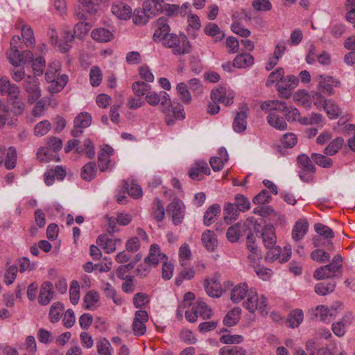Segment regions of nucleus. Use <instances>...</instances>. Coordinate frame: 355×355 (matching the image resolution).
Returning <instances> with one entry per match:
<instances>
[{"mask_svg": "<svg viewBox=\"0 0 355 355\" xmlns=\"http://www.w3.org/2000/svg\"><path fill=\"white\" fill-rule=\"evenodd\" d=\"M24 87L28 93L31 94L33 98L36 100L40 97L41 93L35 78L28 76L24 82Z\"/></svg>", "mask_w": 355, "mask_h": 355, "instance_id": "obj_27", "label": "nucleus"}, {"mask_svg": "<svg viewBox=\"0 0 355 355\" xmlns=\"http://www.w3.org/2000/svg\"><path fill=\"white\" fill-rule=\"evenodd\" d=\"M276 88L282 97L288 98L291 96V91L293 89L284 78L280 83L276 84Z\"/></svg>", "mask_w": 355, "mask_h": 355, "instance_id": "obj_64", "label": "nucleus"}, {"mask_svg": "<svg viewBox=\"0 0 355 355\" xmlns=\"http://www.w3.org/2000/svg\"><path fill=\"white\" fill-rule=\"evenodd\" d=\"M344 139L342 137H336L331 141L324 150L325 155L333 156L336 155L343 147Z\"/></svg>", "mask_w": 355, "mask_h": 355, "instance_id": "obj_44", "label": "nucleus"}, {"mask_svg": "<svg viewBox=\"0 0 355 355\" xmlns=\"http://www.w3.org/2000/svg\"><path fill=\"white\" fill-rule=\"evenodd\" d=\"M19 89L17 85L12 84L9 79L3 76L0 78V94L7 95V103L13 108L23 111L25 104L19 96Z\"/></svg>", "mask_w": 355, "mask_h": 355, "instance_id": "obj_1", "label": "nucleus"}, {"mask_svg": "<svg viewBox=\"0 0 355 355\" xmlns=\"http://www.w3.org/2000/svg\"><path fill=\"white\" fill-rule=\"evenodd\" d=\"M316 80L318 83V89L322 92L332 95L334 93L333 87L339 85L340 82L333 77L326 75H319L316 77Z\"/></svg>", "mask_w": 355, "mask_h": 355, "instance_id": "obj_10", "label": "nucleus"}, {"mask_svg": "<svg viewBox=\"0 0 355 355\" xmlns=\"http://www.w3.org/2000/svg\"><path fill=\"white\" fill-rule=\"evenodd\" d=\"M246 119V112H237L232 124L233 129L235 132L241 133L245 130L247 125Z\"/></svg>", "mask_w": 355, "mask_h": 355, "instance_id": "obj_42", "label": "nucleus"}, {"mask_svg": "<svg viewBox=\"0 0 355 355\" xmlns=\"http://www.w3.org/2000/svg\"><path fill=\"white\" fill-rule=\"evenodd\" d=\"M167 213L171 216L173 223L179 225L184 216V207L179 200H173L167 207Z\"/></svg>", "mask_w": 355, "mask_h": 355, "instance_id": "obj_12", "label": "nucleus"}, {"mask_svg": "<svg viewBox=\"0 0 355 355\" xmlns=\"http://www.w3.org/2000/svg\"><path fill=\"white\" fill-rule=\"evenodd\" d=\"M341 306L340 302H335L330 307L325 305L318 306L315 310V315L320 320L330 322L338 315V309Z\"/></svg>", "mask_w": 355, "mask_h": 355, "instance_id": "obj_7", "label": "nucleus"}, {"mask_svg": "<svg viewBox=\"0 0 355 355\" xmlns=\"http://www.w3.org/2000/svg\"><path fill=\"white\" fill-rule=\"evenodd\" d=\"M150 18H151V16L148 15L147 11L144 10V7L141 9H136L133 14V21L137 25L146 24Z\"/></svg>", "mask_w": 355, "mask_h": 355, "instance_id": "obj_52", "label": "nucleus"}, {"mask_svg": "<svg viewBox=\"0 0 355 355\" xmlns=\"http://www.w3.org/2000/svg\"><path fill=\"white\" fill-rule=\"evenodd\" d=\"M286 118L288 121H299L306 125L322 123V115L319 113L312 112L309 116H302L301 112H287Z\"/></svg>", "mask_w": 355, "mask_h": 355, "instance_id": "obj_8", "label": "nucleus"}, {"mask_svg": "<svg viewBox=\"0 0 355 355\" xmlns=\"http://www.w3.org/2000/svg\"><path fill=\"white\" fill-rule=\"evenodd\" d=\"M21 36L24 39V43L27 47H32L35 44L33 31L28 24H23L21 26Z\"/></svg>", "mask_w": 355, "mask_h": 355, "instance_id": "obj_43", "label": "nucleus"}, {"mask_svg": "<svg viewBox=\"0 0 355 355\" xmlns=\"http://www.w3.org/2000/svg\"><path fill=\"white\" fill-rule=\"evenodd\" d=\"M37 158L40 162H48L51 160L60 161V158L55 153H53L47 146H43L38 149L37 153Z\"/></svg>", "mask_w": 355, "mask_h": 355, "instance_id": "obj_32", "label": "nucleus"}, {"mask_svg": "<svg viewBox=\"0 0 355 355\" xmlns=\"http://www.w3.org/2000/svg\"><path fill=\"white\" fill-rule=\"evenodd\" d=\"M96 243L104 249L106 253H112L116 250L117 244L121 243V240L109 238L106 234H102L97 238Z\"/></svg>", "mask_w": 355, "mask_h": 355, "instance_id": "obj_19", "label": "nucleus"}, {"mask_svg": "<svg viewBox=\"0 0 355 355\" xmlns=\"http://www.w3.org/2000/svg\"><path fill=\"white\" fill-rule=\"evenodd\" d=\"M201 27L200 21L198 15L191 14L188 18L187 31L193 37H196L197 32Z\"/></svg>", "mask_w": 355, "mask_h": 355, "instance_id": "obj_48", "label": "nucleus"}, {"mask_svg": "<svg viewBox=\"0 0 355 355\" xmlns=\"http://www.w3.org/2000/svg\"><path fill=\"white\" fill-rule=\"evenodd\" d=\"M60 65L58 62L49 64L45 78L50 83L49 90L51 93H58L63 89L68 82V76L65 74L60 76Z\"/></svg>", "mask_w": 355, "mask_h": 355, "instance_id": "obj_2", "label": "nucleus"}, {"mask_svg": "<svg viewBox=\"0 0 355 355\" xmlns=\"http://www.w3.org/2000/svg\"><path fill=\"white\" fill-rule=\"evenodd\" d=\"M10 62L15 67L19 66L21 64H26L27 62L33 60V54L30 51H17V54L10 57L9 59Z\"/></svg>", "mask_w": 355, "mask_h": 355, "instance_id": "obj_26", "label": "nucleus"}, {"mask_svg": "<svg viewBox=\"0 0 355 355\" xmlns=\"http://www.w3.org/2000/svg\"><path fill=\"white\" fill-rule=\"evenodd\" d=\"M256 236L253 233L250 232L246 239L247 248L251 252V254L248 255V260L250 264L256 263L257 260L261 259V254L259 253L257 245L256 243Z\"/></svg>", "mask_w": 355, "mask_h": 355, "instance_id": "obj_17", "label": "nucleus"}, {"mask_svg": "<svg viewBox=\"0 0 355 355\" xmlns=\"http://www.w3.org/2000/svg\"><path fill=\"white\" fill-rule=\"evenodd\" d=\"M167 260L166 254L160 252L159 246L153 244L150 248L148 255L145 258V263L148 266L156 267L159 262L163 263Z\"/></svg>", "mask_w": 355, "mask_h": 355, "instance_id": "obj_14", "label": "nucleus"}, {"mask_svg": "<svg viewBox=\"0 0 355 355\" xmlns=\"http://www.w3.org/2000/svg\"><path fill=\"white\" fill-rule=\"evenodd\" d=\"M143 6L144 10L147 11L148 15H150L151 17H155L160 13H162V10L159 8V5L155 0H146L144 2Z\"/></svg>", "mask_w": 355, "mask_h": 355, "instance_id": "obj_53", "label": "nucleus"}, {"mask_svg": "<svg viewBox=\"0 0 355 355\" xmlns=\"http://www.w3.org/2000/svg\"><path fill=\"white\" fill-rule=\"evenodd\" d=\"M151 215L157 222H160L164 219L165 211L164 205L160 200L155 199L153 202Z\"/></svg>", "mask_w": 355, "mask_h": 355, "instance_id": "obj_47", "label": "nucleus"}, {"mask_svg": "<svg viewBox=\"0 0 355 355\" xmlns=\"http://www.w3.org/2000/svg\"><path fill=\"white\" fill-rule=\"evenodd\" d=\"M64 306L59 302H54L50 307L49 318L51 322H58L64 313Z\"/></svg>", "mask_w": 355, "mask_h": 355, "instance_id": "obj_35", "label": "nucleus"}, {"mask_svg": "<svg viewBox=\"0 0 355 355\" xmlns=\"http://www.w3.org/2000/svg\"><path fill=\"white\" fill-rule=\"evenodd\" d=\"M70 302L73 305L78 303L80 299V285L76 280H73L69 287Z\"/></svg>", "mask_w": 355, "mask_h": 355, "instance_id": "obj_56", "label": "nucleus"}, {"mask_svg": "<svg viewBox=\"0 0 355 355\" xmlns=\"http://www.w3.org/2000/svg\"><path fill=\"white\" fill-rule=\"evenodd\" d=\"M91 37L93 40L98 42H109L114 38L113 33L104 28L94 29L91 33Z\"/></svg>", "mask_w": 355, "mask_h": 355, "instance_id": "obj_30", "label": "nucleus"}, {"mask_svg": "<svg viewBox=\"0 0 355 355\" xmlns=\"http://www.w3.org/2000/svg\"><path fill=\"white\" fill-rule=\"evenodd\" d=\"M204 287L207 294L212 297H218L222 294L220 284L214 279H206L204 282Z\"/></svg>", "mask_w": 355, "mask_h": 355, "instance_id": "obj_29", "label": "nucleus"}, {"mask_svg": "<svg viewBox=\"0 0 355 355\" xmlns=\"http://www.w3.org/2000/svg\"><path fill=\"white\" fill-rule=\"evenodd\" d=\"M132 89L135 94L141 98L144 95H147V94L150 90V85L148 83L142 81H137L135 82L132 85Z\"/></svg>", "mask_w": 355, "mask_h": 355, "instance_id": "obj_49", "label": "nucleus"}, {"mask_svg": "<svg viewBox=\"0 0 355 355\" xmlns=\"http://www.w3.org/2000/svg\"><path fill=\"white\" fill-rule=\"evenodd\" d=\"M304 313L302 309L293 310L288 315L287 323L291 328L297 327L303 321Z\"/></svg>", "mask_w": 355, "mask_h": 355, "instance_id": "obj_41", "label": "nucleus"}, {"mask_svg": "<svg viewBox=\"0 0 355 355\" xmlns=\"http://www.w3.org/2000/svg\"><path fill=\"white\" fill-rule=\"evenodd\" d=\"M311 159L317 165L323 168H330L333 164L331 158L319 153H313Z\"/></svg>", "mask_w": 355, "mask_h": 355, "instance_id": "obj_57", "label": "nucleus"}, {"mask_svg": "<svg viewBox=\"0 0 355 355\" xmlns=\"http://www.w3.org/2000/svg\"><path fill=\"white\" fill-rule=\"evenodd\" d=\"M210 97L212 101L216 104V107H212L211 111H215L216 109L219 111L220 109V106L218 105L219 103L226 106L233 103V97L230 96H226L225 89L223 87L212 89Z\"/></svg>", "mask_w": 355, "mask_h": 355, "instance_id": "obj_9", "label": "nucleus"}, {"mask_svg": "<svg viewBox=\"0 0 355 355\" xmlns=\"http://www.w3.org/2000/svg\"><path fill=\"white\" fill-rule=\"evenodd\" d=\"M297 163L300 166L304 171L308 172H314L315 167L312 163L310 158L306 155H300L297 157Z\"/></svg>", "mask_w": 355, "mask_h": 355, "instance_id": "obj_60", "label": "nucleus"}, {"mask_svg": "<svg viewBox=\"0 0 355 355\" xmlns=\"http://www.w3.org/2000/svg\"><path fill=\"white\" fill-rule=\"evenodd\" d=\"M268 252L265 256V260L268 262H273L279 260L280 263L287 262L292 254V249L291 245H286L284 248V251L282 253V249L279 246H272L267 248Z\"/></svg>", "mask_w": 355, "mask_h": 355, "instance_id": "obj_6", "label": "nucleus"}, {"mask_svg": "<svg viewBox=\"0 0 355 355\" xmlns=\"http://www.w3.org/2000/svg\"><path fill=\"white\" fill-rule=\"evenodd\" d=\"M246 350L240 346H225L220 349L219 355H245Z\"/></svg>", "mask_w": 355, "mask_h": 355, "instance_id": "obj_55", "label": "nucleus"}, {"mask_svg": "<svg viewBox=\"0 0 355 355\" xmlns=\"http://www.w3.org/2000/svg\"><path fill=\"white\" fill-rule=\"evenodd\" d=\"M250 288L246 283H240L236 285L231 291V300L234 303L244 301L245 297H247L249 293Z\"/></svg>", "mask_w": 355, "mask_h": 355, "instance_id": "obj_20", "label": "nucleus"}, {"mask_svg": "<svg viewBox=\"0 0 355 355\" xmlns=\"http://www.w3.org/2000/svg\"><path fill=\"white\" fill-rule=\"evenodd\" d=\"M254 58L250 53H242L235 57L233 60V67L242 69L252 65Z\"/></svg>", "mask_w": 355, "mask_h": 355, "instance_id": "obj_33", "label": "nucleus"}, {"mask_svg": "<svg viewBox=\"0 0 355 355\" xmlns=\"http://www.w3.org/2000/svg\"><path fill=\"white\" fill-rule=\"evenodd\" d=\"M178 94L182 101L187 105H189L191 102V95L188 89L187 84L184 83H178L176 86Z\"/></svg>", "mask_w": 355, "mask_h": 355, "instance_id": "obj_45", "label": "nucleus"}, {"mask_svg": "<svg viewBox=\"0 0 355 355\" xmlns=\"http://www.w3.org/2000/svg\"><path fill=\"white\" fill-rule=\"evenodd\" d=\"M335 287L336 284L334 282H321L315 284V291L318 295H326L332 293L334 291Z\"/></svg>", "mask_w": 355, "mask_h": 355, "instance_id": "obj_54", "label": "nucleus"}, {"mask_svg": "<svg viewBox=\"0 0 355 355\" xmlns=\"http://www.w3.org/2000/svg\"><path fill=\"white\" fill-rule=\"evenodd\" d=\"M241 309L239 307H236L227 312L223 319V324L227 327H232L236 325L241 318Z\"/></svg>", "mask_w": 355, "mask_h": 355, "instance_id": "obj_36", "label": "nucleus"}, {"mask_svg": "<svg viewBox=\"0 0 355 355\" xmlns=\"http://www.w3.org/2000/svg\"><path fill=\"white\" fill-rule=\"evenodd\" d=\"M178 254L181 266H186L187 261L191 258V252L189 245L187 243L182 245L179 248Z\"/></svg>", "mask_w": 355, "mask_h": 355, "instance_id": "obj_58", "label": "nucleus"}, {"mask_svg": "<svg viewBox=\"0 0 355 355\" xmlns=\"http://www.w3.org/2000/svg\"><path fill=\"white\" fill-rule=\"evenodd\" d=\"M17 162V151L15 148L11 146L8 149L6 158L5 161V166L7 169L10 170L15 167Z\"/></svg>", "mask_w": 355, "mask_h": 355, "instance_id": "obj_59", "label": "nucleus"}, {"mask_svg": "<svg viewBox=\"0 0 355 355\" xmlns=\"http://www.w3.org/2000/svg\"><path fill=\"white\" fill-rule=\"evenodd\" d=\"M100 295L94 290L88 291L83 298V307L87 310L94 311L99 306Z\"/></svg>", "mask_w": 355, "mask_h": 355, "instance_id": "obj_23", "label": "nucleus"}, {"mask_svg": "<svg viewBox=\"0 0 355 355\" xmlns=\"http://www.w3.org/2000/svg\"><path fill=\"white\" fill-rule=\"evenodd\" d=\"M90 83L93 87L98 86L102 81V72L97 66H94L89 71Z\"/></svg>", "mask_w": 355, "mask_h": 355, "instance_id": "obj_62", "label": "nucleus"}, {"mask_svg": "<svg viewBox=\"0 0 355 355\" xmlns=\"http://www.w3.org/2000/svg\"><path fill=\"white\" fill-rule=\"evenodd\" d=\"M96 173V164L94 162H89L86 164L82 168L81 177L87 181H90L94 178Z\"/></svg>", "mask_w": 355, "mask_h": 355, "instance_id": "obj_50", "label": "nucleus"}, {"mask_svg": "<svg viewBox=\"0 0 355 355\" xmlns=\"http://www.w3.org/2000/svg\"><path fill=\"white\" fill-rule=\"evenodd\" d=\"M162 42L165 47L172 49L173 53L176 55L188 54L191 51V43L184 34L171 33Z\"/></svg>", "mask_w": 355, "mask_h": 355, "instance_id": "obj_3", "label": "nucleus"}, {"mask_svg": "<svg viewBox=\"0 0 355 355\" xmlns=\"http://www.w3.org/2000/svg\"><path fill=\"white\" fill-rule=\"evenodd\" d=\"M267 120L272 127L277 130H283L287 127L284 118L277 114V112H270L267 117Z\"/></svg>", "mask_w": 355, "mask_h": 355, "instance_id": "obj_38", "label": "nucleus"}, {"mask_svg": "<svg viewBox=\"0 0 355 355\" xmlns=\"http://www.w3.org/2000/svg\"><path fill=\"white\" fill-rule=\"evenodd\" d=\"M255 300H257V291L256 288L251 287L246 299L243 302L244 308L248 309L250 313H254L256 311H258L261 314H267V298L263 295H261L259 305L255 303Z\"/></svg>", "mask_w": 355, "mask_h": 355, "instance_id": "obj_5", "label": "nucleus"}, {"mask_svg": "<svg viewBox=\"0 0 355 355\" xmlns=\"http://www.w3.org/2000/svg\"><path fill=\"white\" fill-rule=\"evenodd\" d=\"M294 101L299 105H303L305 108H310L309 94L304 91H297L293 96Z\"/></svg>", "mask_w": 355, "mask_h": 355, "instance_id": "obj_61", "label": "nucleus"}, {"mask_svg": "<svg viewBox=\"0 0 355 355\" xmlns=\"http://www.w3.org/2000/svg\"><path fill=\"white\" fill-rule=\"evenodd\" d=\"M221 211L220 206L218 204L211 205L205 211L204 215V225L206 226L211 225L214 219L220 214Z\"/></svg>", "mask_w": 355, "mask_h": 355, "instance_id": "obj_34", "label": "nucleus"}, {"mask_svg": "<svg viewBox=\"0 0 355 355\" xmlns=\"http://www.w3.org/2000/svg\"><path fill=\"white\" fill-rule=\"evenodd\" d=\"M262 241L266 248H271L275 245L277 238L275 228L271 225H266L262 230Z\"/></svg>", "mask_w": 355, "mask_h": 355, "instance_id": "obj_24", "label": "nucleus"}, {"mask_svg": "<svg viewBox=\"0 0 355 355\" xmlns=\"http://www.w3.org/2000/svg\"><path fill=\"white\" fill-rule=\"evenodd\" d=\"M205 33L215 39V41H220L225 37V33L220 29L215 23L207 24L204 28Z\"/></svg>", "mask_w": 355, "mask_h": 355, "instance_id": "obj_37", "label": "nucleus"}, {"mask_svg": "<svg viewBox=\"0 0 355 355\" xmlns=\"http://www.w3.org/2000/svg\"><path fill=\"white\" fill-rule=\"evenodd\" d=\"M148 319V315L146 311L139 310L136 311L132 322V330L135 335L142 336L146 333V322Z\"/></svg>", "mask_w": 355, "mask_h": 355, "instance_id": "obj_13", "label": "nucleus"}, {"mask_svg": "<svg viewBox=\"0 0 355 355\" xmlns=\"http://www.w3.org/2000/svg\"><path fill=\"white\" fill-rule=\"evenodd\" d=\"M309 223L306 220H297L292 230V238L295 241L301 240L306 234Z\"/></svg>", "mask_w": 355, "mask_h": 355, "instance_id": "obj_28", "label": "nucleus"}, {"mask_svg": "<svg viewBox=\"0 0 355 355\" xmlns=\"http://www.w3.org/2000/svg\"><path fill=\"white\" fill-rule=\"evenodd\" d=\"M315 231L319 234L313 238V244L315 247H319L320 245V241L322 237L329 239H332L334 236V232L329 227L322 224L316 223L314 225Z\"/></svg>", "mask_w": 355, "mask_h": 355, "instance_id": "obj_21", "label": "nucleus"}, {"mask_svg": "<svg viewBox=\"0 0 355 355\" xmlns=\"http://www.w3.org/2000/svg\"><path fill=\"white\" fill-rule=\"evenodd\" d=\"M146 101L148 104L153 106L157 105L159 103L165 107H168L171 105L168 94L164 91L159 93L149 92L146 96Z\"/></svg>", "mask_w": 355, "mask_h": 355, "instance_id": "obj_15", "label": "nucleus"}, {"mask_svg": "<svg viewBox=\"0 0 355 355\" xmlns=\"http://www.w3.org/2000/svg\"><path fill=\"white\" fill-rule=\"evenodd\" d=\"M213 311L211 309L201 300L196 301L191 308L185 311V318L190 322H195L198 318L207 320L211 318Z\"/></svg>", "mask_w": 355, "mask_h": 355, "instance_id": "obj_4", "label": "nucleus"}, {"mask_svg": "<svg viewBox=\"0 0 355 355\" xmlns=\"http://www.w3.org/2000/svg\"><path fill=\"white\" fill-rule=\"evenodd\" d=\"M74 128L71 131V135L74 137H78L82 134L81 128L89 127L92 123V116L89 112H80L74 119Z\"/></svg>", "mask_w": 355, "mask_h": 355, "instance_id": "obj_11", "label": "nucleus"}, {"mask_svg": "<svg viewBox=\"0 0 355 355\" xmlns=\"http://www.w3.org/2000/svg\"><path fill=\"white\" fill-rule=\"evenodd\" d=\"M285 74V71L284 68L277 67L275 71H272L266 82V85L267 87H270L275 83H280V81L284 78Z\"/></svg>", "mask_w": 355, "mask_h": 355, "instance_id": "obj_46", "label": "nucleus"}, {"mask_svg": "<svg viewBox=\"0 0 355 355\" xmlns=\"http://www.w3.org/2000/svg\"><path fill=\"white\" fill-rule=\"evenodd\" d=\"M53 284L50 282H44L40 288L38 296V302L42 306L50 303L53 297Z\"/></svg>", "mask_w": 355, "mask_h": 355, "instance_id": "obj_18", "label": "nucleus"}, {"mask_svg": "<svg viewBox=\"0 0 355 355\" xmlns=\"http://www.w3.org/2000/svg\"><path fill=\"white\" fill-rule=\"evenodd\" d=\"M96 349L100 355H103L112 352V346L109 340L105 338H101L96 340Z\"/></svg>", "mask_w": 355, "mask_h": 355, "instance_id": "obj_63", "label": "nucleus"}, {"mask_svg": "<svg viewBox=\"0 0 355 355\" xmlns=\"http://www.w3.org/2000/svg\"><path fill=\"white\" fill-rule=\"evenodd\" d=\"M201 240L204 246L208 251L213 252L217 248L218 240L216 234L211 230H205L202 234Z\"/></svg>", "mask_w": 355, "mask_h": 355, "instance_id": "obj_25", "label": "nucleus"}, {"mask_svg": "<svg viewBox=\"0 0 355 355\" xmlns=\"http://www.w3.org/2000/svg\"><path fill=\"white\" fill-rule=\"evenodd\" d=\"M210 174V168L207 162L204 161H198L189 169V177L195 180H200L203 179L205 175Z\"/></svg>", "mask_w": 355, "mask_h": 355, "instance_id": "obj_16", "label": "nucleus"}, {"mask_svg": "<svg viewBox=\"0 0 355 355\" xmlns=\"http://www.w3.org/2000/svg\"><path fill=\"white\" fill-rule=\"evenodd\" d=\"M112 12L119 19L126 20L131 16V8L123 3H119L112 6Z\"/></svg>", "mask_w": 355, "mask_h": 355, "instance_id": "obj_31", "label": "nucleus"}, {"mask_svg": "<svg viewBox=\"0 0 355 355\" xmlns=\"http://www.w3.org/2000/svg\"><path fill=\"white\" fill-rule=\"evenodd\" d=\"M239 210L236 206L230 202L225 203L223 209L224 220L226 223H231L237 219L239 214Z\"/></svg>", "mask_w": 355, "mask_h": 355, "instance_id": "obj_40", "label": "nucleus"}, {"mask_svg": "<svg viewBox=\"0 0 355 355\" xmlns=\"http://www.w3.org/2000/svg\"><path fill=\"white\" fill-rule=\"evenodd\" d=\"M171 31L169 25L164 18H159L157 21V27L155 31L153 39L155 41L163 42V40L170 35Z\"/></svg>", "mask_w": 355, "mask_h": 355, "instance_id": "obj_22", "label": "nucleus"}, {"mask_svg": "<svg viewBox=\"0 0 355 355\" xmlns=\"http://www.w3.org/2000/svg\"><path fill=\"white\" fill-rule=\"evenodd\" d=\"M343 266V258L340 255L335 256L332 261L327 265V268H329L330 272L332 274V277H335L340 274L341 268Z\"/></svg>", "mask_w": 355, "mask_h": 355, "instance_id": "obj_51", "label": "nucleus"}, {"mask_svg": "<svg viewBox=\"0 0 355 355\" xmlns=\"http://www.w3.org/2000/svg\"><path fill=\"white\" fill-rule=\"evenodd\" d=\"M259 107L266 111H287L285 102L281 101H270L261 103Z\"/></svg>", "mask_w": 355, "mask_h": 355, "instance_id": "obj_39", "label": "nucleus"}]
</instances>
